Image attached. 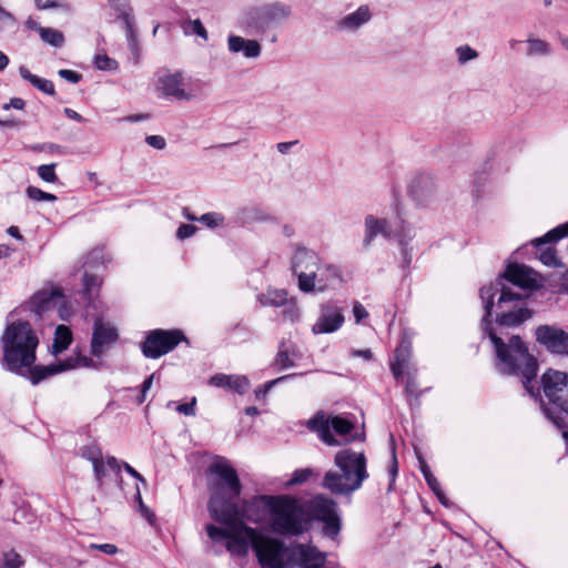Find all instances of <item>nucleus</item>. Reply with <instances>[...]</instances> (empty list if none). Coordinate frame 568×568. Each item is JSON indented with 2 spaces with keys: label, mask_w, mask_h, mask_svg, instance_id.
Returning a JSON list of instances; mask_svg holds the SVG:
<instances>
[{
  "label": "nucleus",
  "mask_w": 568,
  "mask_h": 568,
  "mask_svg": "<svg viewBox=\"0 0 568 568\" xmlns=\"http://www.w3.org/2000/svg\"><path fill=\"white\" fill-rule=\"evenodd\" d=\"M483 332L493 344L496 369L503 375L521 376L527 393L531 397L539 396V388L535 392L532 386L538 363L529 353L520 336L509 335L504 329L493 328L487 324H485Z\"/></svg>",
  "instance_id": "nucleus-1"
},
{
  "label": "nucleus",
  "mask_w": 568,
  "mask_h": 568,
  "mask_svg": "<svg viewBox=\"0 0 568 568\" xmlns=\"http://www.w3.org/2000/svg\"><path fill=\"white\" fill-rule=\"evenodd\" d=\"M479 296L485 310L483 329L485 324L497 329L516 327L532 315L528 308L527 296L506 287L501 281L483 286Z\"/></svg>",
  "instance_id": "nucleus-2"
},
{
  "label": "nucleus",
  "mask_w": 568,
  "mask_h": 568,
  "mask_svg": "<svg viewBox=\"0 0 568 568\" xmlns=\"http://www.w3.org/2000/svg\"><path fill=\"white\" fill-rule=\"evenodd\" d=\"M367 478L365 454L346 448L335 454L334 468L324 474L321 486L334 496L351 497Z\"/></svg>",
  "instance_id": "nucleus-3"
},
{
  "label": "nucleus",
  "mask_w": 568,
  "mask_h": 568,
  "mask_svg": "<svg viewBox=\"0 0 568 568\" xmlns=\"http://www.w3.org/2000/svg\"><path fill=\"white\" fill-rule=\"evenodd\" d=\"M3 348L2 366L12 373L26 375V369L36 362L39 338L28 322L9 324L1 337Z\"/></svg>",
  "instance_id": "nucleus-4"
},
{
  "label": "nucleus",
  "mask_w": 568,
  "mask_h": 568,
  "mask_svg": "<svg viewBox=\"0 0 568 568\" xmlns=\"http://www.w3.org/2000/svg\"><path fill=\"white\" fill-rule=\"evenodd\" d=\"M310 514L305 504L293 496H275L272 530L278 535L298 536L310 527Z\"/></svg>",
  "instance_id": "nucleus-5"
},
{
  "label": "nucleus",
  "mask_w": 568,
  "mask_h": 568,
  "mask_svg": "<svg viewBox=\"0 0 568 568\" xmlns=\"http://www.w3.org/2000/svg\"><path fill=\"white\" fill-rule=\"evenodd\" d=\"M291 16V6L273 1L246 8L239 17L237 26L247 34H263L272 24L283 23Z\"/></svg>",
  "instance_id": "nucleus-6"
},
{
  "label": "nucleus",
  "mask_w": 568,
  "mask_h": 568,
  "mask_svg": "<svg viewBox=\"0 0 568 568\" xmlns=\"http://www.w3.org/2000/svg\"><path fill=\"white\" fill-rule=\"evenodd\" d=\"M535 392L539 388V396L534 397L539 400L541 408L546 417L554 423L559 429L566 427L565 420L560 414H556L551 407H547L544 402V397L547 398L548 403L554 408H559L560 402H562L568 390V374L565 372L556 371L552 368L547 369L540 379V385L532 383Z\"/></svg>",
  "instance_id": "nucleus-7"
},
{
  "label": "nucleus",
  "mask_w": 568,
  "mask_h": 568,
  "mask_svg": "<svg viewBox=\"0 0 568 568\" xmlns=\"http://www.w3.org/2000/svg\"><path fill=\"white\" fill-rule=\"evenodd\" d=\"M211 474H214L219 479L211 485V498L214 495H220L225 499L235 500L242 490L236 470L225 458L214 460L210 468Z\"/></svg>",
  "instance_id": "nucleus-8"
},
{
  "label": "nucleus",
  "mask_w": 568,
  "mask_h": 568,
  "mask_svg": "<svg viewBox=\"0 0 568 568\" xmlns=\"http://www.w3.org/2000/svg\"><path fill=\"white\" fill-rule=\"evenodd\" d=\"M345 323V308L337 300H327L318 305V313L311 331L314 335L332 334Z\"/></svg>",
  "instance_id": "nucleus-9"
},
{
  "label": "nucleus",
  "mask_w": 568,
  "mask_h": 568,
  "mask_svg": "<svg viewBox=\"0 0 568 568\" xmlns=\"http://www.w3.org/2000/svg\"><path fill=\"white\" fill-rule=\"evenodd\" d=\"M320 258L314 251L297 246L292 257V271L297 276L298 288L304 293L314 292V274L311 270L317 268Z\"/></svg>",
  "instance_id": "nucleus-10"
},
{
  "label": "nucleus",
  "mask_w": 568,
  "mask_h": 568,
  "mask_svg": "<svg viewBox=\"0 0 568 568\" xmlns=\"http://www.w3.org/2000/svg\"><path fill=\"white\" fill-rule=\"evenodd\" d=\"M307 427L317 433L320 438L329 446L338 445V442L332 434V429L341 436H346L354 428V425L339 416H325L323 413L316 414L308 420Z\"/></svg>",
  "instance_id": "nucleus-11"
},
{
  "label": "nucleus",
  "mask_w": 568,
  "mask_h": 568,
  "mask_svg": "<svg viewBox=\"0 0 568 568\" xmlns=\"http://www.w3.org/2000/svg\"><path fill=\"white\" fill-rule=\"evenodd\" d=\"M185 336L179 329H154L149 333L142 344V353L148 358H159L171 352Z\"/></svg>",
  "instance_id": "nucleus-12"
},
{
  "label": "nucleus",
  "mask_w": 568,
  "mask_h": 568,
  "mask_svg": "<svg viewBox=\"0 0 568 568\" xmlns=\"http://www.w3.org/2000/svg\"><path fill=\"white\" fill-rule=\"evenodd\" d=\"M30 310L38 316L43 313L58 307V313L61 320H68L71 315V308L67 306L63 301V295L60 288L43 290L36 293L30 302Z\"/></svg>",
  "instance_id": "nucleus-13"
},
{
  "label": "nucleus",
  "mask_w": 568,
  "mask_h": 568,
  "mask_svg": "<svg viewBox=\"0 0 568 568\" xmlns=\"http://www.w3.org/2000/svg\"><path fill=\"white\" fill-rule=\"evenodd\" d=\"M156 89L168 98L190 101L197 97V90L189 85L181 72L165 73L158 79Z\"/></svg>",
  "instance_id": "nucleus-14"
},
{
  "label": "nucleus",
  "mask_w": 568,
  "mask_h": 568,
  "mask_svg": "<svg viewBox=\"0 0 568 568\" xmlns=\"http://www.w3.org/2000/svg\"><path fill=\"white\" fill-rule=\"evenodd\" d=\"M119 334L110 323L97 317L93 324L92 338L90 343L91 354L101 358L116 343Z\"/></svg>",
  "instance_id": "nucleus-15"
},
{
  "label": "nucleus",
  "mask_w": 568,
  "mask_h": 568,
  "mask_svg": "<svg viewBox=\"0 0 568 568\" xmlns=\"http://www.w3.org/2000/svg\"><path fill=\"white\" fill-rule=\"evenodd\" d=\"M536 341L548 352L568 356V333L555 325H540L535 329Z\"/></svg>",
  "instance_id": "nucleus-16"
},
{
  "label": "nucleus",
  "mask_w": 568,
  "mask_h": 568,
  "mask_svg": "<svg viewBox=\"0 0 568 568\" xmlns=\"http://www.w3.org/2000/svg\"><path fill=\"white\" fill-rule=\"evenodd\" d=\"M437 192V183L430 174L422 173L412 179L408 194L418 205H426Z\"/></svg>",
  "instance_id": "nucleus-17"
},
{
  "label": "nucleus",
  "mask_w": 568,
  "mask_h": 568,
  "mask_svg": "<svg viewBox=\"0 0 568 568\" xmlns=\"http://www.w3.org/2000/svg\"><path fill=\"white\" fill-rule=\"evenodd\" d=\"M504 277L520 288H538L542 278L530 267L524 264H510L507 266Z\"/></svg>",
  "instance_id": "nucleus-18"
},
{
  "label": "nucleus",
  "mask_w": 568,
  "mask_h": 568,
  "mask_svg": "<svg viewBox=\"0 0 568 568\" xmlns=\"http://www.w3.org/2000/svg\"><path fill=\"white\" fill-rule=\"evenodd\" d=\"M390 234L392 229L386 219L373 214L366 215L364 219L363 248L368 250L378 235L389 239Z\"/></svg>",
  "instance_id": "nucleus-19"
},
{
  "label": "nucleus",
  "mask_w": 568,
  "mask_h": 568,
  "mask_svg": "<svg viewBox=\"0 0 568 568\" xmlns=\"http://www.w3.org/2000/svg\"><path fill=\"white\" fill-rule=\"evenodd\" d=\"M311 274H314V292L317 291L320 293L326 291L329 287H334L337 284L343 282L342 271L337 265L334 264H325L320 266L317 264V268L311 270Z\"/></svg>",
  "instance_id": "nucleus-20"
},
{
  "label": "nucleus",
  "mask_w": 568,
  "mask_h": 568,
  "mask_svg": "<svg viewBox=\"0 0 568 568\" xmlns=\"http://www.w3.org/2000/svg\"><path fill=\"white\" fill-rule=\"evenodd\" d=\"M412 341L406 335L403 336L399 345L395 349L394 357L390 361V371L398 381L403 374L412 371Z\"/></svg>",
  "instance_id": "nucleus-21"
},
{
  "label": "nucleus",
  "mask_w": 568,
  "mask_h": 568,
  "mask_svg": "<svg viewBox=\"0 0 568 568\" xmlns=\"http://www.w3.org/2000/svg\"><path fill=\"white\" fill-rule=\"evenodd\" d=\"M209 384L214 387L234 390L240 395L245 394L251 387L248 377L237 374H215L210 378Z\"/></svg>",
  "instance_id": "nucleus-22"
},
{
  "label": "nucleus",
  "mask_w": 568,
  "mask_h": 568,
  "mask_svg": "<svg viewBox=\"0 0 568 568\" xmlns=\"http://www.w3.org/2000/svg\"><path fill=\"white\" fill-rule=\"evenodd\" d=\"M372 19V12L367 4L359 6L354 12H351L336 21V28L344 32H356Z\"/></svg>",
  "instance_id": "nucleus-23"
},
{
  "label": "nucleus",
  "mask_w": 568,
  "mask_h": 568,
  "mask_svg": "<svg viewBox=\"0 0 568 568\" xmlns=\"http://www.w3.org/2000/svg\"><path fill=\"white\" fill-rule=\"evenodd\" d=\"M304 504L307 513L310 514V523L313 519L323 520L337 514L336 503L332 498H328L322 494L316 495Z\"/></svg>",
  "instance_id": "nucleus-24"
},
{
  "label": "nucleus",
  "mask_w": 568,
  "mask_h": 568,
  "mask_svg": "<svg viewBox=\"0 0 568 568\" xmlns=\"http://www.w3.org/2000/svg\"><path fill=\"white\" fill-rule=\"evenodd\" d=\"M227 49L231 53H242L247 59H256L262 53V47L257 40L235 34L227 37Z\"/></svg>",
  "instance_id": "nucleus-25"
},
{
  "label": "nucleus",
  "mask_w": 568,
  "mask_h": 568,
  "mask_svg": "<svg viewBox=\"0 0 568 568\" xmlns=\"http://www.w3.org/2000/svg\"><path fill=\"white\" fill-rule=\"evenodd\" d=\"M67 371H68L67 361L64 359V361H60L58 363L49 364V365H39V366L32 365L30 368L26 369V373H29L31 383L37 385L41 381H43L50 376H53L55 374L67 372Z\"/></svg>",
  "instance_id": "nucleus-26"
},
{
  "label": "nucleus",
  "mask_w": 568,
  "mask_h": 568,
  "mask_svg": "<svg viewBox=\"0 0 568 568\" xmlns=\"http://www.w3.org/2000/svg\"><path fill=\"white\" fill-rule=\"evenodd\" d=\"M67 371H68L67 361L64 359V361H60L58 363L49 364V365H39V366L32 365L30 368L26 369V373H29L31 383L37 385L41 381H43L50 376H53L55 374L67 372Z\"/></svg>",
  "instance_id": "nucleus-27"
},
{
  "label": "nucleus",
  "mask_w": 568,
  "mask_h": 568,
  "mask_svg": "<svg viewBox=\"0 0 568 568\" xmlns=\"http://www.w3.org/2000/svg\"><path fill=\"white\" fill-rule=\"evenodd\" d=\"M93 473L99 487H102L104 479L110 475L114 474L118 477L121 473V464L113 456L102 457L100 463L94 464Z\"/></svg>",
  "instance_id": "nucleus-28"
},
{
  "label": "nucleus",
  "mask_w": 568,
  "mask_h": 568,
  "mask_svg": "<svg viewBox=\"0 0 568 568\" xmlns=\"http://www.w3.org/2000/svg\"><path fill=\"white\" fill-rule=\"evenodd\" d=\"M288 293L283 288H268L265 293L257 296L258 302L263 306L281 307L286 304Z\"/></svg>",
  "instance_id": "nucleus-29"
},
{
  "label": "nucleus",
  "mask_w": 568,
  "mask_h": 568,
  "mask_svg": "<svg viewBox=\"0 0 568 568\" xmlns=\"http://www.w3.org/2000/svg\"><path fill=\"white\" fill-rule=\"evenodd\" d=\"M19 73L22 79L29 81L33 87H36L41 92L49 95L55 94L52 81L32 74L26 67H20Z\"/></svg>",
  "instance_id": "nucleus-30"
},
{
  "label": "nucleus",
  "mask_w": 568,
  "mask_h": 568,
  "mask_svg": "<svg viewBox=\"0 0 568 568\" xmlns=\"http://www.w3.org/2000/svg\"><path fill=\"white\" fill-rule=\"evenodd\" d=\"M82 282L83 288L81 291V295L89 305L93 304V296L99 291L102 281L97 274H89L88 272H84Z\"/></svg>",
  "instance_id": "nucleus-31"
},
{
  "label": "nucleus",
  "mask_w": 568,
  "mask_h": 568,
  "mask_svg": "<svg viewBox=\"0 0 568 568\" xmlns=\"http://www.w3.org/2000/svg\"><path fill=\"white\" fill-rule=\"evenodd\" d=\"M67 368L68 371L75 369V368H91V369H98L101 366L100 358H97L92 355V357L82 355V354H75L67 359Z\"/></svg>",
  "instance_id": "nucleus-32"
},
{
  "label": "nucleus",
  "mask_w": 568,
  "mask_h": 568,
  "mask_svg": "<svg viewBox=\"0 0 568 568\" xmlns=\"http://www.w3.org/2000/svg\"><path fill=\"white\" fill-rule=\"evenodd\" d=\"M72 342V333L65 325H59L54 332V338L52 343V353L59 354L67 349Z\"/></svg>",
  "instance_id": "nucleus-33"
},
{
  "label": "nucleus",
  "mask_w": 568,
  "mask_h": 568,
  "mask_svg": "<svg viewBox=\"0 0 568 568\" xmlns=\"http://www.w3.org/2000/svg\"><path fill=\"white\" fill-rule=\"evenodd\" d=\"M566 236H568V222L560 224L551 231L547 232L542 237L534 239L531 244L536 247H539L545 243L556 242Z\"/></svg>",
  "instance_id": "nucleus-34"
},
{
  "label": "nucleus",
  "mask_w": 568,
  "mask_h": 568,
  "mask_svg": "<svg viewBox=\"0 0 568 568\" xmlns=\"http://www.w3.org/2000/svg\"><path fill=\"white\" fill-rule=\"evenodd\" d=\"M527 43V55L528 57H546L551 52L550 44L541 39L528 37Z\"/></svg>",
  "instance_id": "nucleus-35"
},
{
  "label": "nucleus",
  "mask_w": 568,
  "mask_h": 568,
  "mask_svg": "<svg viewBox=\"0 0 568 568\" xmlns=\"http://www.w3.org/2000/svg\"><path fill=\"white\" fill-rule=\"evenodd\" d=\"M114 10L118 13V18L123 22L125 34H131L132 32H135L134 29V18L132 16V8L128 6L122 4H114Z\"/></svg>",
  "instance_id": "nucleus-36"
},
{
  "label": "nucleus",
  "mask_w": 568,
  "mask_h": 568,
  "mask_svg": "<svg viewBox=\"0 0 568 568\" xmlns=\"http://www.w3.org/2000/svg\"><path fill=\"white\" fill-rule=\"evenodd\" d=\"M397 237H398V243H399V245L402 246V250H403L404 260H405V262H409L410 261V256L408 255L407 250H408L409 243L415 237L414 229L410 227L409 225H406V224L403 223L402 226H400V230L397 233Z\"/></svg>",
  "instance_id": "nucleus-37"
},
{
  "label": "nucleus",
  "mask_w": 568,
  "mask_h": 568,
  "mask_svg": "<svg viewBox=\"0 0 568 568\" xmlns=\"http://www.w3.org/2000/svg\"><path fill=\"white\" fill-rule=\"evenodd\" d=\"M39 36L43 42L52 47L61 48L64 44V36L58 29L44 27L40 30Z\"/></svg>",
  "instance_id": "nucleus-38"
},
{
  "label": "nucleus",
  "mask_w": 568,
  "mask_h": 568,
  "mask_svg": "<svg viewBox=\"0 0 568 568\" xmlns=\"http://www.w3.org/2000/svg\"><path fill=\"white\" fill-rule=\"evenodd\" d=\"M281 307H283V317L285 321L294 323L300 320L301 308L294 297H290L286 304H283Z\"/></svg>",
  "instance_id": "nucleus-39"
},
{
  "label": "nucleus",
  "mask_w": 568,
  "mask_h": 568,
  "mask_svg": "<svg viewBox=\"0 0 568 568\" xmlns=\"http://www.w3.org/2000/svg\"><path fill=\"white\" fill-rule=\"evenodd\" d=\"M80 456L89 460L93 466L94 464L100 463L101 458L103 457V453L98 445L90 444L80 448Z\"/></svg>",
  "instance_id": "nucleus-40"
},
{
  "label": "nucleus",
  "mask_w": 568,
  "mask_h": 568,
  "mask_svg": "<svg viewBox=\"0 0 568 568\" xmlns=\"http://www.w3.org/2000/svg\"><path fill=\"white\" fill-rule=\"evenodd\" d=\"M324 523L323 532L329 538H335L341 530V518L337 514L322 520Z\"/></svg>",
  "instance_id": "nucleus-41"
},
{
  "label": "nucleus",
  "mask_w": 568,
  "mask_h": 568,
  "mask_svg": "<svg viewBox=\"0 0 568 568\" xmlns=\"http://www.w3.org/2000/svg\"><path fill=\"white\" fill-rule=\"evenodd\" d=\"M199 221L209 229H216L224 225L225 217L219 212H209L199 217Z\"/></svg>",
  "instance_id": "nucleus-42"
},
{
  "label": "nucleus",
  "mask_w": 568,
  "mask_h": 568,
  "mask_svg": "<svg viewBox=\"0 0 568 568\" xmlns=\"http://www.w3.org/2000/svg\"><path fill=\"white\" fill-rule=\"evenodd\" d=\"M300 374H288V375H284V376H281L278 378H275L273 381H270L267 383H265L263 386H260L258 388L255 389V397L256 399H262L264 398L267 393L277 384L284 382V381H287L290 378H293V377H296L298 376Z\"/></svg>",
  "instance_id": "nucleus-43"
},
{
  "label": "nucleus",
  "mask_w": 568,
  "mask_h": 568,
  "mask_svg": "<svg viewBox=\"0 0 568 568\" xmlns=\"http://www.w3.org/2000/svg\"><path fill=\"white\" fill-rule=\"evenodd\" d=\"M93 63L97 69L102 71H115L119 69L118 61L106 54H97Z\"/></svg>",
  "instance_id": "nucleus-44"
},
{
  "label": "nucleus",
  "mask_w": 568,
  "mask_h": 568,
  "mask_svg": "<svg viewBox=\"0 0 568 568\" xmlns=\"http://www.w3.org/2000/svg\"><path fill=\"white\" fill-rule=\"evenodd\" d=\"M26 193L29 199L33 201H45V202H54L57 201V196L52 193L44 192L36 186H28Z\"/></svg>",
  "instance_id": "nucleus-45"
},
{
  "label": "nucleus",
  "mask_w": 568,
  "mask_h": 568,
  "mask_svg": "<svg viewBox=\"0 0 568 568\" xmlns=\"http://www.w3.org/2000/svg\"><path fill=\"white\" fill-rule=\"evenodd\" d=\"M456 54L458 62L460 64H465L471 60H475L478 58V52L469 47L468 44L459 45L456 48Z\"/></svg>",
  "instance_id": "nucleus-46"
},
{
  "label": "nucleus",
  "mask_w": 568,
  "mask_h": 568,
  "mask_svg": "<svg viewBox=\"0 0 568 568\" xmlns=\"http://www.w3.org/2000/svg\"><path fill=\"white\" fill-rule=\"evenodd\" d=\"M539 260L546 266H550V267L561 266V263L556 255V251L551 247L541 250L540 254H539Z\"/></svg>",
  "instance_id": "nucleus-47"
},
{
  "label": "nucleus",
  "mask_w": 568,
  "mask_h": 568,
  "mask_svg": "<svg viewBox=\"0 0 568 568\" xmlns=\"http://www.w3.org/2000/svg\"><path fill=\"white\" fill-rule=\"evenodd\" d=\"M184 30L185 32L197 34L200 38L204 40H207L209 38L207 31L200 19L187 21L185 23Z\"/></svg>",
  "instance_id": "nucleus-48"
},
{
  "label": "nucleus",
  "mask_w": 568,
  "mask_h": 568,
  "mask_svg": "<svg viewBox=\"0 0 568 568\" xmlns=\"http://www.w3.org/2000/svg\"><path fill=\"white\" fill-rule=\"evenodd\" d=\"M23 561L19 554L11 550L3 555L2 564L0 568H20Z\"/></svg>",
  "instance_id": "nucleus-49"
},
{
  "label": "nucleus",
  "mask_w": 568,
  "mask_h": 568,
  "mask_svg": "<svg viewBox=\"0 0 568 568\" xmlns=\"http://www.w3.org/2000/svg\"><path fill=\"white\" fill-rule=\"evenodd\" d=\"M54 169L55 163L42 164L38 168V175L45 182L54 183L58 180Z\"/></svg>",
  "instance_id": "nucleus-50"
},
{
  "label": "nucleus",
  "mask_w": 568,
  "mask_h": 568,
  "mask_svg": "<svg viewBox=\"0 0 568 568\" xmlns=\"http://www.w3.org/2000/svg\"><path fill=\"white\" fill-rule=\"evenodd\" d=\"M34 6L38 10L68 9V4L63 0H34Z\"/></svg>",
  "instance_id": "nucleus-51"
},
{
  "label": "nucleus",
  "mask_w": 568,
  "mask_h": 568,
  "mask_svg": "<svg viewBox=\"0 0 568 568\" xmlns=\"http://www.w3.org/2000/svg\"><path fill=\"white\" fill-rule=\"evenodd\" d=\"M275 364L282 369L294 366V362L291 358L288 351L284 348V344L281 345L276 354Z\"/></svg>",
  "instance_id": "nucleus-52"
},
{
  "label": "nucleus",
  "mask_w": 568,
  "mask_h": 568,
  "mask_svg": "<svg viewBox=\"0 0 568 568\" xmlns=\"http://www.w3.org/2000/svg\"><path fill=\"white\" fill-rule=\"evenodd\" d=\"M312 475H313V470L311 468L297 469L293 473L287 485L303 484V483L307 481Z\"/></svg>",
  "instance_id": "nucleus-53"
},
{
  "label": "nucleus",
  "mask_w": 568,
  "mask_h": 568,
  "mask_svg": "<svg viewBox=\"0 0 568 568\" xmlns=\"http://www.w3.org/2000/svg\"><path fill=\"white\" fill-rule=\"evenodd\" d=\"M17 24L14 16L0 4V30Z\"/></svg>",
  "instance_id": "nucleus-54"
},
{
  "label": "nucleus",
  "mask_w": 568,
  "mask_h": 568,
  "mask_svg": "<svg viewBox=\"0 0 568 568\" xmlns=\"http://www.w3.org/2000/svg\"><path fill=\"white\" fill-rule=\"evenodd\" d=\"M407 383L405 386V392L409 397H414L416 400L418 399L420 393L418 390L417 382L415 381L412 371H408L407 373Z\"/></svg>",
  "instance_id": "nucleus-55"
},
{
  "label": "nucleus",
  "mask_w": 568,
  "mask_h": 568,
  "mask_svg": "<svg viewBox=\"0 0 568 568\" xmlns=\"http://www.w3.org/2000/svg\"><path fill=\"white\" fill-rule=\"evenodd\" d=\"M135 500L138 501V507H139V511L140 514L150 523V524H153L154 521V514L150 510V508H148L143 500H142V496H141V493H140V489L139 487L136 488V494H135Z\"/></svg>",
  "instance_id": "nucleus-56"
},
{
  "label": "nucleus",
  "mask_w": 568,
  "mask_h": 568,
  "mask_svg": "<svg viewBox=\"0 0 568 568\" xmlns=\"http://www.w3.org/2000/svg\"><path fill=\"white\" fill-rule=\"evenodd\" d=\"M125 36H126L129 49L134 58V63H138L141 50L139 47L136 32H132L131 34L129 33Z\"/></svg>",
  "instance_id": "nucleus-57"
},
{
  "label": "nucleus",
  "mask_w": 568,
  "mask_h": 568,
  "mask_svg": "<svg viewBox=\"0 0 568 568\" xmlns=\"http://www.w3.org/2000/svg\"><path fill=\"white\" fill-rule=\"evenodd\" d=\"M145 143L149 146H151V148H153L155 150H159V151L164 150L166 148V140L162 135H156V134H154V135H146L145 136Z\"/></svg>",
  "instance_id": "nucleus-58"
},
{
  "label": "nucleus",
  "mask_w": 568,
  "mask_h": 568,
  "mask_svg": "<svg viewBox=\"0 0 568 568\" xmlns=\"http://www.w3.org/2000/svg\"><path fill=\"white\" fill-rule=\"evenodd\" d=\"M353 315H354L356 324H361L363 322V320H365L369 316L367 310L358 301H355L353 303Z\"/></svg>",
  "instance_id": "nucleus-59"
},
{
  "label": "nucleus",
  "mask_w": 568,
  "mask_h": 568,
  "mask_svg": "<svg viewBox=\"0 0 568 568\" xmlns=\"http://www.w3.org/2000/svg\"><path fill=\"white\" fill-rule=\"evenodd\" d=\"M197 231V227L193 224H182L176 231V237L179 240H185L193 236Z\"/></svg>",
  "instance_id": "nucleus-60"
},
{
  "label": "nucleus",
  "mask_w": 568,
  "mask_h": 568,
  "mask_svg": "<svg viewBox=\"0 0 568 568\" xmlns=\"http://www.w3.org/2000/svg\"><path fill=\"white\" fill-rule=\"evenodd\" d=\"M59 77L71 83H78L82 79V75L75 71L61 69L58 71Z\"/></svg>",
  "instance_id": "nucleus-61"
},
{
  "label": "nucleus",
  "mask_w": 568,
  "mask_h": 568,
  "mask_svg": "<svg viewBox=\"0 0 568 568\" xmlns=\"http://www.w3.org/2000/svg\"><path fill=\"white\" fill-rule=\"evenodd\" d=\"M195 404L196 399L193 398L190 403L179 404L175 409L185 416H194L195 415Z\"/></svg>",
  "instance_id": "nucleus-62"
},
{
  "label": "nucleus",
  "mask_w": 568,
  "mask_h": 568,
  "mask_svg": "<svg viewBox=\"0 0 568 568\" xmlns=\"http://www.w3.org/2000/svg\"><path fill=\"white\" fill-rule=\"evenodd\" d=\"M388 474H389V477H390V484H389L388 490H390L393 488V484L395 481V478H396V476L398 474L397 457H396L394 448L392 449V463H390V466L388 468Z\"/></svg>",
  "instance_id": "nucleus-63"
},
{
  "label": "nucleus",
  "mask_w": 568,
  "mask_h": 568,
  "mask_svg": "<svg viewBox=\"0 0 568 568\" xmlns=\"http://www.w3.org/2000/svg\"><path fill=\"white\" fill-rule=\"evenodd\" d=\"M90 548L99 549V550H101V551H103L104 554H108V555H115L118 552V547L115 545H112V544H101V545L91 544Z\"/></svg>",
  "instance_id": "nucleus-64"
}]
</instances>
